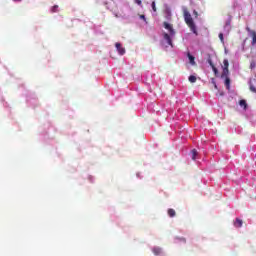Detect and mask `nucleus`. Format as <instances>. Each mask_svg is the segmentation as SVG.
I'll return each mask as SVG.
<instances>
[{
    "instance_id": "obj_17",
    "label": "nucleus",
    "mask_w": 256,
    "mask_h": 256,
    "mask_svg": "<svg viewBox=\"0 0 256 256\" xmlns=\"http://www.w3.org/2000/svg\"><path fill=\"white\" fill-rule=\"evenodd\" d=\"M134 3H136V5H139V7H143V0H134Z\"/></svg>"
},
{
    "instance_id": "obj_2",
    "label": "nucleus",
    "mask_w": 256,
    "mask_h": 256,
    "mask_svg": "<svg viewBox=\"0 0 256 256\" xmlns=\"http://www.w3.org/2000/svg\"><path fill=\"white\" fill-rule=\"evenodd\" d=\"M184 12V19L188 27H190L191 31L197 35V28L195 27V23L193 22V18L191 17V14L189 11H187V8H183Z\"/></svg>"
},
{
    "instance_id": "obj_9",
    "label": "nucleus",
    "mask_w": 256,
    "mask_h": 256,
    "mask_svg": "<svg viewBox=\"0 0 256 256\" xmlns=\"http://www.w3.org/2000/svg\"><path fill=\"white\" fill-rule=\"evenodd\" d=\"M239 105L244 109V111L247 109V102L245 100H240Z\"/></svg>"
},
{
    "instance_id": "obj_3",
    "label": "nucleus",
    "mask_w": 256,
    "mask_h": 256,
    "mask_svg": "<svg viewBox=\"0 0 256 256\" xmlns=\"http://www.w3.org/2000/svg\"><path fill=\"white\" fill-rule=\"evenodd\" d=\"M115 47L117 49V52L119 55H124L125 54V48H123V46L121 45V43L117 42L115 44Z\"/></svg>"
},
{
    "instance_id": "obj_7",
    "label": "nucleus",
    "mask_w": 256,
    "mask_h": 256,
    "mask_svg": "<svg viewBox=\"0 0 256 256\" xmlns=\"http://www.w3.org/2000/svg\"><path fill=\"white\" fill-rule=\"evenodd\" d=\"M187 57H188V59H189L190 65H196V63H195V57H194L193 55H191V53H188V54H187Z\"/></svg>"
},
{
    "instance_id": "obj_14",
    "label": "nucleus",
    "mask_w": 256,
    "mask_h": 256,
    "mask_svg": "<svg viewBox=\"0 0 256 256\" xmlns=\"http://www.w3.org/2000/svg\"><path fill=\"white\" fill-rule=\"evenodd\" d=\"M168 215H169V217H175V210L174 209H169L168 210Z\"/></svg>"
},
{
    "instance_id": "obj_8",
    "label": "nucleus",
    "mask_w": 256,
    "mask_h": 256,
    "mask_svg": "<svg viewBox=\"0 0 256 256\" xmlns=\"http://www.w3.org/2000/svg\"><path fill=\"white\" fill-rule=\"evenodd\" d=\"M235 227H243V220L237 218L236 221L234 222Z\"/></svg>"
},
{
    "instance_id": "obj_24",
    "label": "nucleus",
    "mask_w": 256,
    "mask_h": 256,
    "mask_svg": "<svg viewBox=\"0 0 256 256\" xmlns=\"http://www.w3.org/2000/svg\"><path fill=\"white\" fill-rule=\"evenodd\" d=\"M194 15H197V11H194Z\"/></svg>"
},
{
    "instance_id": "obj_21",
    "label": "nucleus",
    "mask_w": 256,
    "mask_h": 256,
    "mask_svg": "<svg viewBox=\"0 0 256 256\" xmlns=\"http://www.w3.org/2000/svg\"><path fill=\"white\" fill-rule=\"evenodd\" d=\"M212 83L214 85V89H219V87H217V83H215V80H212Z\"/></svg>"
},
{
    "instance_id": "obj_18",
    "label": "nucleus",
    "mask_w": 256,
    "mask_h": 256,
    "mask_svg": "<svg viewBox=\"0 0 256 256\" xmlns=\"http://www.w3.org/2000/svg\"><path fill=\"white\" fill-rule=\"evenodd\" d=\"M151 7L154 13L157 12V6L155 5V1L152 2Z\"/></svg>"
},
{
    "instance_id": "obj_12",
    "label": "nucleus",
    "mask_w": 256,
    "mask_h": 256,
    "mask_svg": "<svg viewBox=\"0 0 256 256\" xmlns=\"http://www.w3.org/2000/svg\"><path fill=\"white\" fill-rule=\"evenodd\" d=\"M223 69H229V60H227V59H225L224 61H223Z\"/></svg>"
},
{
    "instance_id": "obj_26",
    "label": "nucleus",
    "mask_w": 256,
    "mask_h": 256,
    "mask_svg": "<svg viewBox=\"0 0 256 256\" xmlns=\"http://www.w3.org/2000/svg\"><path fill=\"white\" fill-rule=\"evenodd\" d=\"M14 1H21V0H14Z\"/></svg>"
},
{
    "instance_id": "obj_6",
    "label": "nucleus",
    "mask_w": 256,
    "mask_h": 256,
    "mask_svg": "<svg viewBox=\"0 0 256 256\" xmlns=\"http://www.w3.org/2000/svg\"><path fill=\"white\" fill-rule=\"evenodd\" d=\"M248 31H249L250 35L252 36V45H255L256 44V32L251 31L249 28H248Z\"/></svg>"
},
{
    "instance_id": "obj_5",
    "label": "nucleus",
    "mask_w": 256,
    "mask_h": 256,
    "mask_svg": "<svg viewBox=\"0 0 256 256\" xmlns=\"http://www.w3.org/2000/svg\"><path fill=\"white\" fill-rule=\"evenodd\" d=\"M152 253H154V255H163V249L159 247H154L152 248Z\"/></svg>"
},
{
    "instance_id": "obj_15",
    "label": "nucleus",
    "mask_w": 256,
    "mask_h": 256,
    "mask_svg": "<svg viewBox=\"0 0 256 256\" xmlns=\"http://www.w3.org/2000/svg\"><path fill=\"white\" fill-rule=\"evenodd\" d=\"M138 17H139V19H142V21H144V23H146V25H147V18L145 17V15L139 14Z\"/></svg>"
},
{
    "instance_id": "obj_25",
    "label": "nucleus",
    "mask_w": 256,
    "mask_h": 256,
    "mask_svg": "<svg viewBox=\"0 0 256 256\" xmlns=\"http://www.w3.org/2000/svg\"><path fill=\"white\" fill-rule=\"evenodd\" d=\"M220 95L223 96V92H220Z\"/></svg>"
},
{
    "instance_id": "obj_20",
    "label": "nucleus",
    "mask_w": 256,
    "mask_h": 256,
    "mask_svg": "<svg viewBox=\"0 0 256 256\" xmlns=\"http://www.w3.org/2000/svg\"><path fill=\"white\" fill-rule=\"evenodd\" d=\"M219 39H220L221 43H224L223 33H220V34H219Z\"/></svg>"
},
{
    "instance_id": "obj_1",
    "label": "nucleus",
    "mask_w": 256,
    "mask_h": 256,
    "mask_svg": "<svg viewBox=\"0 0 256 256\" xmlns=\"http://www.w3.org/2000/svg\"><path fill=\"white\" fill-rule=\"evenodd\" d=\"M164 28L167 29L168 32L163 33V39L166 41V47H173V38L175 37V29L173 26L167 22H164Z\"/></svg>"
},
{
    "instance_id": "obj_13",
    "label": "nucleus",
    "mask_w": 256,
    "mask_h": 256,
    "mask_svg": "<svg viewBox=\"0 0 256 256\" xmlns=\"http://www.w3.org/2000/svg\"><path fill=\"white\" fill-rule=\"evenodd\" d=\"M191 155H192V159H193V161H195V159H196V157H197V150H192L191 151Z\"/></svg>"
},
{
    "instance_id": "obj_23",
    "label": "nucleus",
    "mask_w": 256,
    "mask_h": 256,
    "mask_svg": "<svg viewBox=\"0 0 256 256\" xmlns=\"http://www.w3.org/2000/svg\"><path fill=\"white\" fill-rule=\"evenodd\" d=\"M214 73H217V68L213 67Z\"/></svg>"
},
{
    "instance_id": "obj_11",
    "label": "nucleus",
    "mask_w": 256,
    "mask_h": 256,
    "mask_svg": "<svg viewBox=\"0 0 256 256\" xmlns=\"http://www.w3.org/2000/svg\"><path fill=\"white\" fill-rule=\"evenodd\" d=\"M188 81H190V83H195L197 81V77L191 75V76H189Z\"/></svg>"
},
{
    "instance_id": "obj_16",
    "label": "nucleus",
    "mask_w": 256,
    "mask_h": 256,
    "mask_svg": "<svg viewBox=\"0 0 256 256\" xmlns=\"http://www.w3.org/2000/svg\"><path fill=\"white\" fill-rule=\"evenodd\" d=\"M225 85H226L227 89H229V87L231 85V80H229L228 77H226V79H225Z\"/></svg>"
},
{
    "instance_id": "obj_22",
    "label": "nucleus",
    "mask_w": 256,
    "mask_h": 256,
    "mask_svg": "<svg viewBox=\"0 0 256 256\" xmlns=\"http://www.w3.org/2000/svg\"><path fill=\"white\" fill-rule=\"evenodd\" d=\"M179 241H181L182 243H185V238H180Z\"/></svg>"
},
{
    "instance_id": "obj_10",
    "label": "nucleus",
    "mask_w": 256,
    "mask_h": 256,
    "mask_svg": "<svg viewBox=\"0 0 256 256\" xmlns=\"http://www.w3.org/2000/svg\"><path fill=\"white\" fill-rule=\"evenodd\" d=\"M229 75V68H223L222 77H226Z\"/></svg>"
},
{
    "instance_id": "obj_19",
    "label": "nucleus",
    "mask_w": 256,
    "mask_h": 256,
    "mask_svg": "<svg viewBox=\"0 0 256 256\" xmlns=\"http://www.w3.org/2000/svg\"><path fill=\"white\" fill-rule=\"evenodd\" d=\"M57 9H59V6L57 5L53 6L51 9L52 13H57Z\"/></svg>"
},
{
    "instance_id": "obj_4",
    "label": "nucleus",
    "mask_w": 256,
    "mask_h": 256,
    "mask_svg": "<svg viewBox=\"0 0 256 256\" xmlns=\"http://www.w3.org/2000/svg\"><path fill=\"white\" fill-rule=\"evenodd\" d=\"M229 31H231V21L228 20L224 25V33L229 35Z\"/></svg>"
}]
</instances>
